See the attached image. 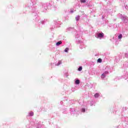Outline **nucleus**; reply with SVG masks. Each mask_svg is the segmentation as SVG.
<instances>
[{
	"label": "nucleus",
	"mask_w": 128,
	"mask_h": 128,
	"mask_svg": "<svg viewBox=\"0 0 128 128\" xmlns=\"http://www.w3.org/2000/svg\"><path fill=\"white\" fill-rule=\"evenodd\" d=\"M104 33H100L98 34V37H99L100 38H104Z\"/></svg>",
	"instance_id": "nucleus-1"
},
{
	"label": "nucleus",
	"mask_w": 128,
	"mask_h": 128,
	"mask_svg": "<svg viewBox=\"0 0 128 128\" xmlns=\"http://www.w3.org/2000/svg\"><path fill=\"white\" fill-rule=\"evenodd\" d=\"M62 44V41H59V42H58L56 44V46H60V44Z\"/></svg>",
	"instance_id": "nucleus-2"
},
{
	"label": "nucleus",
	"mask_w": 128,
	"mask_h": 128,
	"mask_svg": "<svg viewBox=\"0 0 128 128\" xmlns=\"http://www.w3.org/2000/svg\"><path fill=\"white\" fill-rule=\"evenodd\" d=\"M76 84H80V80H77L75 81Z\"/></svg>",
	"instance_id": "nucleus-3"
},
{
	"label": "nucleus",
	"mask_w": 128,
	"mask_h": 128,
	"mask_svg": "<svg viewBox=\"0 0 128 128\" xmlns=\"http://www.w3.org/2000/svg\"><path fill=\"white\" fill-rule=\"evenodd\" d=\"M94 98H98L100 96V94L98 93H96L94 96Z\"/></svg>",
	"instance_id": "nucleus-4"
},
{
	"label": "nucleus",
	"mask_w": 128,
	"mask_h": 128,
	"mask_svg": "<svg viewBox=\"0 0 128 128\" xmlns=\"http://www.w3.org/2000/svg\"><path fill=\"white\" fill-rule=\"evenodd\" d=\"M68 50H70V48H66L64 50V52H68Z\"/></svg>",
	"instance_id": "nucleus-5"
},
{
	"label": "nucleus",
	"mask_w": 128,
	"mask_h": 128,
	"mask_svg": "<svg viewBox=\"0 0 128 128\" xmlns=\"http://www.w3.org/2000/svg\"><path fill=\"white\" fill-rule=\"evenodd\" d=\"M97 62H98L100 63V62H102V58H100L98 60Z\"/></svg>",
	"instance_id": "nucleus-6"
},
{
	"label": "nucleus",
	"mask_w": 128,
	"mask_h": 128,
	"mask_svg": "<svg viewBox=\"0 0 128 128\" xmlns=\"http://www.w3.org/2000/svg\"><path fill=\"white\" fill-rule=\"evenodd\" d=\"M118 38H119L120 40V38H122V34H120L118 36Z\"/></svg>",
	"instance_id": "nucleus-7"
},
{
	"label": "nucleus",
	"mask_w": 128,
	"mask_h": 128,
	"mask_svg": "<svg viewBox=\"0 0 128 128\" xmlns=\"http://www.w3.org/2000/svg\"><path fill=\"white\" fill-rule=\"evenodd\" d=\"M106 78V75L104 74V73H103V74H102V78Z\"/></svg>",
	"instance_id": "nucleus-8"
},
{
	"label": "nucleus",
	"mask_w": 128,
	"mask_h": 128,
	"mask_svg": "<svg viewBox=\"0 0 128 128\" xmlns=\"http://www.w3.org/2000/svg\"><path fill=\"white\" fill-rule=\"evenodd\" d=\"M29 114H30V116H34V112H30Z\"/></svg>",
	"instance_id": "nucleus-9"
},
{
	"label": "nucleus",
	"mask_w": 128,
	"mask_h": 128,
	"mask_svg": "<svg viewBox=\"0 0 128 128\" xmlns=\"http://www.w3.org/2000/svg\"><path fill=\"white\" fill-rule=\"evenodd\" d=\"M82 70V66L79 67V68H78V70L79 72H80Z\"/></svg>",
	"instance_id": "nucleus-10"
},
{
	"label": "nucleus",
	"mask_w": 128,
	"mask_h": 128,
	"mask_svg": "<svg viewBox=\"0 0 128 128\" xmlns=\"http://www.w3.org/2000/svg\"><path fill=\"white\" fill-rule=\"evenodd\" d=\"M80 2L82 3H84L86 2V0H80Z\"/></svg>",
	"instance_id": "nucleus-11"
},
{
	"label": "nucleus",
	"mask_w": 128,
	"mask_h": 128,
	"mask_svg": "<svg viewBox=\"0 0 128 128\" xmlns=\"http://www.w3.org/2000/svg\"><path fill=\"white\" fill-rule=\"evenodd\" d=\"M82 112H86V109L82 108Z\"/></svg>",
	"instance_id": "nucleus-12"
},
{
	"label": "nucleus",
	"mask_w": 128,
	"mask_h": 128,
	"mask_svg": "<svg viewBox=\"0 0 128 128\" xmlns=\"http://www.w3.org/2000/svg\"><path fill=\"white\" fill-rule=\"evenodd\" d=\"M104 74H108V72H105Z\"/></svg>",
	"instance_id": "nucleus-13"
},
{
	"label": "nucleus",
	"mask_w": 128,
	"mask_h": 128,
	"mask_svg": "<svg viewBox=\"0 0 128 128\" xmlns=\"http://www.w3.org/2000/svg\"><path fill=\"white\" fill-rule=\"evenodd\" d=\"M71 12H74V11L72 10V11H71Z\"/></svg>",
	"instance_id": "nucleus-14"
},
{
	"label": "nucleus",
	"mask_w": 128,
	"mask_h": 128,
	"mask_svg": "<svg viewBox=\"0 0 128 128\" xmlns=\"http://www.w3.org/2000/svg\"><path fill=\"white\" fill-rule=\"evenodd\" d=\"M78 18H78V19H76V20H78Z\"/></svg>",
	"instance_id": "nucleus-15"
}]
</instances>
